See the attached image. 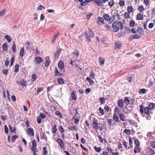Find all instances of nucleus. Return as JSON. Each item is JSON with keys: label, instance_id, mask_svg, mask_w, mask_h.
Here are the masks:
<instances>
[{"label": "nucleus", "instance_id": "obj_7", "mask_svg": "<svg viewBox=\"0 0 155 155\" xmlns=\"http://www.w3.org/2000/svg\"><path fill=\"white\" fill-rule=\"evenodd\" d=\"M43 59L40 57H37L35 58V61L36 64H40L43 62Z\"/></svg>", "mask_w": 155, "mask_h": 155}, {"label": "nucleus", "instance_id": "obj_60", "mask_svg": "<svg viewBox=\"0 0 155 155\" xmlns=\"http://www.w3.org/2000/svg\"><path fill=\"white\" fill-rule=\"evenodd\" d=\"M36 76L35 74H33L32 76L31 80L33 81H35L36 78Z\"/></svg>", "mask_w": 155, "mask_h": 155}, {"label": "nucleus", "instance_id": "obj_63", "mask_svg": "<svg viewBox=\"0 0 155 155\" xmlns=\"http://www.w3.org/2000/svg\"><path fill=\"white\" fill-rule=\"evenodd\" d=\"M124 132L126 133V134H127L128 135H129L130 134V132L129 130L127 129H125L124 130Z\"/></svg>", "mask_w": 155, "mask_h": 155}, {"label": "nucleus", "instance_id": "obj_33", "mask_svg": "<svg viewBox=\"0 0 155 155\" xmlns=\"http://www.w3.org/2000/svg\"><path fill=\"white\" fill-rule=\"evenodd\" d=\"M57 131V128L56 126L54 125V126L51 128V132L54 134H55Z\"/></svg>", "mask_w": 155, "mask_h": 155}, {"label": "nucleus", "instance_id": "obj_58", "mask_svg": "<svg viewBox=\"0 0 155 155\" xmlns=\"http://www.w3.org/2000/svg\"><path fill=\"white\" fill-rule=\"evenodd\" d=\"M18 136L16 135H14L11 138V140L12 142H14L15 140L17 139Z\"/></svg>", "mask_w": 155, "mask_h": 155}, {"label": "nucleus", "instance_id": "obj_36", "mask_svg": "<svg viewBox=\"0 0 155 155\" xmlns=\"http://www.w3.org/2000/svg\"><path fill=\"white\" fill-rule=\"evenodd\" d=\"M9 128L11 132L14 133L15 131L16 128L15 127H12L11 125H9Z\"/></svg>", "mask_w": 155, "mask_h": 155}, {"label": "nucleus", "instance_id": "obj_18", "mask_svg": "<svg viewBox=\"0 0 155 155\" xmlns=\"http://www.w3.org/2000/svg\"><path fill=\"white\" fill-rule=\"evenodd\" d=\"M99 62L100 65H103L105 63V59L100 57L99 58Z\"/></svg>", "mask_w": 155, "mask_h": 155}, {"label": "nucleus", "instance_id": "obj_49", "mask_svg": "<svg viewBox=\"0 0 155 155\" xmlns=\"http://www.w3.org/2000/svg\"><path fill=\"white\" fill-rule=\"evenodd\" d=\"M93 15V14L92 13H87L86 14V18L88 20H89V18H90L91 16V15Z\"/></svg>", "mask_w": 155, "mask_h": 155}, {"label": "nucleus", "instance_id": "obj_21", "mask_svg": "<svg viewBox=\"0 0 155 155\" xmlns=\"http://www.w3.org/2000/svg\"><path fill=\"white\" fill-rule=\"evenodd\" d=\"M54 75L56 76H61L62 75V74L59 72L57 68H56L54 69Z\"/></svg>", "mask_w": 155, "mask_h": 155}, {"label": "nucleus", "instance_id": "obj_32", "mask_svg": "<svg viewBox=\"0 0 155 155\" xmlns=\"http://www.w3.org/2000/svg\"><path fill=\"white\" fill-rule=\"evenodd\" d=\"M68 129L70 130H76L78 129V128L76 126L74 125L71 126L70 127H68Z\"/></svg>", "mask_w": 155, "mask_h": 155}, {"label": "nucleus", "instance_id": "obj_29", "mask_svg": "<svg viewBox=\"0 0 155 155\" xmlns=\"http://www.w3.org/2000/svg\"><path fill=\"white\" fill-rule=\"evenodd\" d=\"M94 2L98 6H101L102 3L101 0H93Z\"/></svg>", "mask_w": 155, "mask_h": 155}, {"label": "nucleus", "instance_id": "obj_62", "mask_svg": "<svg viewBox=\"0 0 155 155\" xmlns=\"http://www.w3.org/2000/svg\"><path fill=\"white\" fill-rule=\"evenodd\" d=\"M89 77L93 79L95 78V74L93 71H92L90 74Z\"/></svg>", "mask_w": 155, "mask_h": 155}, {"label": "nucleus", "instance_id": "obj_12", "mask_svg": "<svg viewBox=\"0 0 155 155\" xmlns=\"http://www.w3.org/2000/svg\"><path fill=\"white\" fill-rule=\"evenodd\" d=\"M143 15L141 13H138L136 17V19L137 20H141L143 19Z\"/></svg>", "mask_w": 155, "mask_h": 155}, {"label": "nucleus", "instance_id": "obj_37", "mask_svg": "<svg viewBox=\"0 0 155 155\" xmlns=\"http://www.w3.org/2000/svg\"><path fill=\"white\" fill-rule=\"evenodd\" d=\"M110 18L109 16L107 14H105L103 15V18L106 21H109V19Z\"/></svg>", "mask_w": 155, "mask_h": 155}, {"label": "nucleus", "instance_id": "obj_56", "mask_svg": "<svg viewBox=\"0 0 155 155\" xmlns=\"http://www.w3.org/2000/svg\"><path fill=\"white\" fill-rule=\"evenodd\" d=\"M99 100L101 102V104H104L105 102V98L104 97H100Z\"/></svg>", "mask_w": 155, "mask_h": 155}, {"label": "nucleus", "instance_id": "obj_53", "mask_svg": "<svg viewBox=\"0 0 155 155\" xmlns=\"http://www.w3.org/2000/svg\"><path fill=\"white\" fill-rule=\"evenodd\" d=\"M147 90L144 88H142L140 89L139 92L140 93L145 94Z\"/></svg>", "mask_w": 155, "mask_h": 155}, {"label": "nucleus", "instance_id": "obj_51", "mask_svg": "<svg viewBox=\"0 0 155 155\" xmlns=\"http://www.w3.org/2000/svg\"><path fill=\"white\" fill-rule=\"evenodd\" d=\"M89 34L90 36L91 37H93L94 36V34L93 31L90 29H89Z\"/></svg>", "mask_w": 155, "mask_h": 155}, {"label": "nucleus", "instance_id": "obj_1", "mask_svg": "<svg viewBox=\"0 0 155 155\" xmlns=\"http://www.w3.org/2000/svg\"><path fill=\"white\" fill-rule=\"evenodd\" d=\"M112 27L113 32H115L120 30H122L123 28V25L120 21H116L112 24Z\"/></svg>", "mask_w": 155, "mask_h": 155}, {"label": "nucleus", "instance_id": "obj_10", "mask_svg": "<svg viewBox=\"0 0 155 155\" xmlns=\"http://www.w3.org/2000/svg\"><path fill=\"white\" fill-rule=\"evenodd\" d=\"M51 63V61L48 56H47L46 58V59L45 62V67H48Z\"/></svg>", "mask_w": 155, "mask_h": 155}, {"label": "nucleus", "instance_id": "obj_46", "mask_svg": "<svg viewBox=\"0 0 155 155\" xmlns=\"http://www.w3.org/2000/svg\"><path fill=\"white\" fill-rule=\"evenodd\" d=\"M137 31L138 33L141 34L143 32V29L139 27L137 28Z\"/></svg>", "mask_w": 155, "mask_h": 155}, {"label": "nucleus", "instance_id": "obj_25", "mask_svg": "<svg viewBox=\"0 0 155 155\" xmlns=\"http://www.w3.org/2000/svg\"><path fill=\"white\" fill-rule=\"evenodd\" d=\"M119 117L122 121H124L125 120V117L123 114L120 113L119 114Z\"/></svg>", "mask_w": 155, "mask_h": 155}, {"label": "nucleus", "instance_id": "obj_43", "mask_svg": "<svg viewBox=\"0 0 155 155\" xmlns=\"http://www.w3.org/2000/svg\"><path fill=\"white\" fill-rule=\"evenodd\" d=\"M101 115H103L104 114V110L101 107H100L98 109Z\"/></svg>", "mask_w": 155, "mask_h": 155}, {"label": "nucleus", "instance_id": "obj_15", "mask_svg": "<svg viewBox=\"0 0 155 155\" xmlns=\"http://www.w3.org/2000/svg\"><path fill=\"white\" fill-rule=\"evenodd\" d=\"M40 137L41 139H42L44 140L47 139V137L45 132H43L42 130L40 132Z\"/></svg>", "mask_w": 155, "mask_h": 155}, {"label": "nucleus", "instance_id": "obj_17", "mask_svg": "<svg viewBox=\"0 0 155 155\" xmlns=\"http://www.w3.org/2000/svg\"><path fill=\"white\" fill-rule=\"evenodd\" d=\"M58 130L60 131L61 134H62V137L63 138L64 137V128L62 127L61 126L59 127Z\"/></svg>", "mask_w": 155, "mask_h": 155}, {"label": "nucleus", "instance_id": "obj_45", "mask_svg": "<svg viewBox=\"0 0 155 155\" xmlns=\"http://www.w3.org/2000/svg\"><path fill=\"white\" fill-rule=\"evenodd\" d=\"M59 32L58 33L53 37V39L52 40V41L53 43H54L56 38H58V35Z\"/></svg>", "mask_w": 155, "mask_h": 155}, {"label": "nucleus", "instance_id": "obj_16", "mask_svg": "<svg viewBox=\"0 0 155 155\" xmlns=\"http://www.w3.org/2000/svg\"><path fill=\"white\" fill-rule=\"evenodd\" d=\"M124 103L123 100L122 99H120L118 100L117 104L119 107H123Z\"/></svg>", "mask_w": 155, "mask_h": 155}, {"label": "nucleus", "instance_id": "obj_61", "mask_svg": "<svg viewBox=\"0 0 155 155\" xmlns=\"http://www.w3.org/2000/svg\"><path fill=\"white\" fill-rule=\"evenodd\" d=\"M43 155H46L47 153V149L46 147H44L43 148Z\"/></svg>", "mask_w": 155, "mask_h": 155}, {"label": "nucleus", "instance_id": "obj_35", "mask_svg": "<svg viewBox=\"0 0 155 155\" xmlns=\"http://www.w3.org/2000/svg\"><path fill=\"white\" fill-rule=\"evenodd\" d=\"M135 24V22L134 20H130V21L129 25L132 28L134 27V26Z\"/></svg>", "mask_w": 155, "mask_h": 155}, {"label": "nucleus", "instance_id": "obj_26", "mask_svg": "<svg viewBox=\"0 0 155 155\" xmlns=\"http://www.w3.org/2000/svg\"><path fill=\"white\" fill-rule=\"evenodd\" d=\"M61 49L60 48H58L56 53L55 54L54 56L55 57H57V58H58V57L61 52Z\"/></svg>", "mask_w": 155, "mask_h": 155}, {"label": "nucleus", "instance_id": "obj_39", "mask_svg": "<svg viewBox=\"0 0 155 155\" xmlns=\"http://www.w3.org/2000/svg\"><path fill=\"white\" fill-rule=\"evenodd\" d=\"M20 83L22 86H25L26 85V81L21 79L20 80Z\"/></svg>", "mask_w": 155, "mask_h": 155}, {"label": "nucleus", "instance_id": "obj_23", "mask_svg": "<svg viewBox=\"0 0 155 155\" xmlns=\"http://www.w3.org/2000/svg\"><path fill=\"white\" fill-rule=\"evenodd\" d=\"M86 80L88 81L89 84L91 85H93L94 83V81L88 77H87Z\"/></svg>", "mask_w": 155, "mask_h": 155}, {"label": "nucleus", "instance_id": "obj_42", "mask_svg": "<svg viewBox=\"0 0 155 155\" xmlns=\"http://www.w3.org/2000/svg\"><path fill=\"white\" fill-rule=\"evenodd\" d=\"M85 36L86 37V38L87 40V41L89 42L91 41V38L88 36V34L87 32H85Z\"/></svg>", "mask_w": 155, "mask_h": 155}, {"label": "nucleus", "instance_id": "obj_57", "mask_svg": "<svg viewBox=\"0 0 155 155\" xmlns=\"http://www.w3.org/2000/svg\"><path fill=\"white\" fill-rule=\"evenodd\" d=\"M16 44L15 43H13L12 49V51L14 53H15L16 52Z\"/></svg>", "mask_w": 155, "mask_h": 155}, {"label": "nucleus", "instance_id": "obj_41", "mask_svg": "<svg viewBox=\"0 0 155 155\" xmlns=\"http://www.w3.org/2000/svg\"><path fill=\"white\" fill-rule=\"evenodd\" d=\"M2 48L4 51H6L7 50V46L6 43L4 44L2 46Z\"/></svg>", "mask_w": 155, "mask_h": 155}, {"label": "nucleus", "instance_id": "obj_50", "mask_svg": "<svg viewBox=\"0 0 155 155\" xmlns=\"http://www.w3.org/2000/svg\"><path fill=\"white\" fill-rule=\"evenodd\" d=\"M79 51L78 50H76L73 53V55L74 56H77L78 57L79 54Z\"/></svg>", "mask_w": 155, "mask_h": 155}, {"label": "nucleus", "instance_id": "obj_13", "mask_svg": "<svg viewBox=\"0 0 155 155\" xmlns=\"http://www.w3.org/2000/svg\"><path fill=\"white\" fill-rule=\"evenodd\" d=\"M71 120H74V123L76 124H78L79 122V120L78 119V117H77V115L76 114H75L72 117L71 119Z\"/></svg>", "mask_w": 155, "mask_h": 155}, {"label": "nucleus", "instance_id": "obj_5", "mask_svg": "<svg viewBox=\"0 0 155 155\" xmlns=\"http://www.w3.org/2000/svg\"><path fill=\"white\" fill-rule=\"evenodd\" d=\"M122 47V44L120 41H118L115 42L114 47L115 49L118 50L120 49Z\"/></svg>", "mask_w": 155, "mask_h": 155}, {"label": "nucleus", "instance_id": "obj_55", "mask_svg": "<svg viewBox=\"0 0 155 155\" xmlns=\"http://www.w3.org/2000/svg\"><path fill=\"white\" fill-rule=\"evenodd\" d=\"M129 143L130 145V148H132V144L133 143V141L132 140L131 138L130 137H129Z\"/></svg>", "mask_w": 155, "mask_h": 155}, {"label": "nucleus", "instance_id": "obj_22", "mask_svg": "<svg viewBox=\"0 0 155 155\" xmlns=\"http://www.w3.org/2000/svg\"><path fill=\"white\" fill-rule=\"evenodd\" d=\"M134 10V8L133 6L132 5H130L127 7V11L129 13H132L133 12Z\"/></svg>", "mask_w": 155, "mask_h": 155}, {"label": "nucleus", "instance_id": "obj_44", "mask_svg": "<svg viewBox=\"0 0 155 155\" xmlns=\"http://www.w3.org/2000/svg\"><path fill=\"white\" fill-rule=\"evenodd\" d=\"M5 38L7 40L8 42L10 43L11 42L12 38L10 36L6 35L5 36Z\"/></svg>", "mask_w": 155, "mask_h": 155}, {"label": "nucleus", "instance_id": "obj_2", "mask_svg": "<svg viewBox=\"0 0 155 155\" xmlns=\"http://www.w3.org/2000/svg\"><path fill=\"white\" fill-rule=\"evenodd\" d=\"M133 139L134 140V143L135 144V147L134 149V152L135 153H140L141 152V148L140 147V142L138 139L135 137H134Z\"/></svg>", "mask_w": 155, "mask_h": 155}, {"label": "nucleus", "instance_id": "obj_59", "mask_svg": "<svg viewBox=\"0 0 155 155\" xmlns=\"http://www.w3.org/2000/svg\"><path fill=\"white\" fill-rule=\"evenodd\" d=\"M31 150L34 153L37 152V148L36 147H31Z\"/></svg>", "mask_w": 155, "mask_h": 155}, {"label": "nucleus", "instance_id": "obj_28", "mask_svg": "<svg viewBox=\"0 0 155 155\" xmlns=\"http://www.w3.org/2000/svg\"><path fill=\"white\" fill-rule=\"evenodd\" d=\"M155 104L154 103H150L149 105L148 108L150 110H152L155 107Z\"/></svg>", "mask_w": 155, "mask_h": 155}, {"label": "nucleus", "instance_id": "obj_52", "mask_svg": "<svg viewBox=\"0 0 155 155\" xmlns=\"http://www.w3.org/2000/svg\"><path fill=\"white\" fill-rule=\"evenodd\" d=\"M120 110H119V108L118 107H116L114 109V114H118L119 113Z\"/></svg>", "mask_w": 155, "mask_h": 155}, {"label": "nucleus", "instance_id": "obj_19", "mask_svg": "<svg viewBox=\"0 0 155 155\" xmlns=\"http://www.w3.org/2000/svg\"><path fill=\"white\" fill-rule=\"evenodd\" d=\"M113 119L116 122H118L119 121V117L116 114H113Z\"/></svg>", "mask_w": 155, "mask_h": 155}, {"label": "nucleus", "instance_id": "obj_38", "mask_svg": "<svg viewBox=\"0 0 155 155\" xmlns=\"http://www.w3.org/2000/svg\"><path fill=\"white\" fill-rule=\"evenodd\" d=\"M124 102L126 105L130 104V101L128 97H126L124 98Z\"/></svg>", "mask_w": 155, "mask_h": 155}, {"label": "nucleus", "instance_id": "obj_27", "mask_svg": "<svg viewBox=\"0 0 155 155\" xmlns=\"http://www.w3.org/2000/svg\"><path fill=\"white\" fill-rule=\"evenodd\" d=\"M138 10L141 13L144 11L145 9L143 5H140L138 7Z\"/></svg>", "mask_w": 155, "mask_h": 155}, {"label": "nucleus", "instance_id": "obj_20", "mask_svg": "<svg viewBox=\"0 0 155 155\" xmlns=\"http://www.w3.org/2000/svg\"><path fill=\"white\" fill-rule=\"evenodd\" d=\"M57 81L58 83L60 84H63L64 83V80L61 77L58 78Z\"/></svg>", "mask_w": 155, "mask_h": 155}, {"label": "nucleus", "instance_id": "obj_30", "mask_svg": "<svg viewBox=\"0 0 155 155\" xmlns=\"http://www.w3.org/2000/svg\"><path fill=\"white\" fill-rule=\"evenodd\" d=\"M128 143L126 142L125 141L123 142V145L124 147L127 150L129 149L130 148H131L130 147V146H128Z\"/></svg>", "mask_w": 155, "mask_h": 155}, {"label": "nucleus", "instance_id": "obj_11", "mask_svg": "<svg viewBox=\"0 0 155 155\" xmlns=\"http://www.w3.org/2000/svg\"><path fill=\"white\" fill-rule=\"evenodd\" d=\"M76 93V91H74L71 94V97H72V99L74 101H76L77 99Z\"/></svg>", "mask_w": 155, "mask_h": 155}, {"label": "nucleus", "instance_id": "obj_40", "mask_svg": "<svg viewBox=\"0 0 155 155\" xmlns=\"http://www.w3.org/2000/svg\"><path fill=\"white\" fill-rule=\"evenodd\" d=\"M119 4L120 7H123L125 5V1L123 0H120L119 2Z\"/></svg>", "mask_w": 155, "mask_h": 155}, {"label": "nucleus", "instance_id": "obj_64", "mask_svg": "<svg viewBox=\"0 0 155 155\" xmlns=\"http://www.w3.org/2000/svg\"><path fill=\"white\" fill-rule=\"evenodd\" d=\"M94 149L97 152H99L101 151V147H97L96 146H95Z\"/></svg>", "mask_w": 155, "mask_h": 155}, {"label": "nucleus", "instance_id": "obj_54", "mask_svg": "<svg viewBox=\"0 0 155 155\" xmlns=\"http://www.w3.org/2000/svg\"><path fill=\"white\" fill-rule=\"evenodd\" d=\"M19 64H16L15 66V72H18L19 70Z\"/></svg>", "mask_w": 155, "mask_h": 155}, {"label": "nucleus", "instance_id": "obj_31", "mask_svg": "<svg viewBox=\"0 0 155 155\" xmlns=\"http://www.w3.org/2000/svg\"><path fill=\"white\" fill-rule=\"evenodd\" d=\"M124 17L127 19L129 18H130V13L128 12H125L124 14Z\"/></svg>", "mask_w": 155, "mask_h": 155}, {"label": "nucleus", "instance_id": "obj_8", "mask_svg": "<svg viewBox=\"0 0 155 155\" xmlns=\"http://www.w3.org/2000/svg\"><path fill=\"white\" fill-rule=\"evenodd\" d=\"M92 126L93 128L96 130H98L99 128L98 123L97 122V121L95 120H94L92 123Z\"/></svg>", "mask_w": 155, "mask_h": 155}, {"label": "nucleus", "instance_id": "obj_34", "mask_svg": "<svg viewBox=\"0 0 155 155\" xmlns=\"http://www.w3.org/2000/svg\"><path fill=\"white\" fill-rule=\"evenodd\" d=\"M98 19V21H97V22L98 23H99V21H100L101 23L102 24H104V19L102 17H99L97 18Z\"/></svg>", "mask_w": 155, "mask_h": 155}, {"label": "nucleus", "instance_id": "obj_4", "mask_svg": "<svg viewBox=\"0 0 155 155\" xmlns=\"http://www.w3.org/2000/svg\"><path fill=\"white\" fill-rule=\"evenodd\" d=\"M58 145L60 146L61 148L63 150L66 148V146L65 145V143L63 140L60 138H58L56 140Z\"/></svg>", "mask_w": 155, "mask_h": 155}, {"label": "nucleus", "instance_id": "obj_47", "mask_svg": "<svg viewBox=\"0 0 155 155\" xmlns=\"http://www.w3.org/2000/svg\"><path fill=\"white\" fill-rule=\"evenodd\" d=\"M24 49L22 48L21 49L20 52L19 54L21 57H22L24 55Z\"/></svg>", "mask_w": 155, "mask_h": 155}, {"label": "nucleus", "instance_id": "obj_9", "mask_svg": "<svg viewBox=\"0 0 155 155\" xmlns=\"http://www.w3.org/2000/svg\"><path fill=\"white\" fill-rule=\"evenodd\" d=\"M140 37L141 35L137 34H135L130 36L129 37V39L132 41L134 39H140Z\"/></svg>", "mask_w": 155, "mask_h": 155}, {"label": "nucleus", "instance_id": "obj_3", "mask_svg": "<svg viewBox=\"0 0 155 155\" xmlns=\"http://www.w3.org/2000/svg\"><path fill=\"white\" fill-rule=\"evenodd\" d=\"M140 112L141 115H143L144 113L146 115L149 114L150 109L148 108V107H146L144 108V106L143 104H141L140 106Z\"/></svg>", "mask_w": 155, "mask_h": 155}, {"label": "nucleus", "instance_id": "obj_14", "mask_svg": "<svg viewBox=\"0 0 155 155\" xmlns=\"http://www.w3.org/2000/svg\"><path fill=\"white\" fill-rule=\"evenodd\" d=\"M58 67L59 68L62 69L64 68V63L63 61H60L58 64Z\"/></svg>", "mask_w": 155, "mask_h": 155}, {"label": "nucleus", "instance_id": "obj_48", "mask_svg": "<svg viewBox=\"0 0 155 155\" xmlns=\"http://www.w3.org/2000/svg\"><path fill=\"white\" fill-rule=\"evenodd\" d=\"M148 151L149 153V154H155V152L154 151V150L151 148L149 147L148 148Z\"/></svg>", "mask_w": 155, "mask_h": 155}, {"label": "nucleus", "instance_id": "obj_6", "mask_svg": "<svg viewBox=\"0 0 155 155\" xmlns=\"http://www.w3.org/2000/svg\"><path fill=\"white\" fill-rule=\"evenodd\" d=\"M27 134L30 137L34 136V132L33 128H28L27 130Z\"/></svg>", "mask_w": 155, "mask_h": 155}, {"label": "nucleus", "instance_id": "obj_24", "mask_svg": "<svg viewBox=\"0 0 155 155\" xmlns=\"http://www.w3.org/2000/svg\"><path fill=\"white\" fill-rule=\"evenodd\" d=\"M115 3L114 0H110L108 2V5L110 8H111L114 5Z\"/></svg>", "mask_w": 155, "mask_h": 155}]
</instances>
